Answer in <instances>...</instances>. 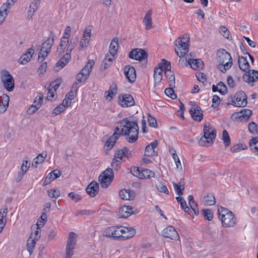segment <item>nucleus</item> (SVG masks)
<instances>
[{
  "mask_svg": "<svg viewBox=\"0 0 258 258\" xmlns=\"http://www.w3.org/2000/svg\"><path fill=\"white\" fill-rule=\"evenodd\" d=\"M124 123L122 126L124 136L130 143H134L138 139L139 126L136 116H130L122 120Z\"/></svg>",
  "mask_w": 258,
  "mask_h": 258,
  "instance_id": "obj_1",
  "label": "nucleus"
},
{
  "mask_svg": "<svg viewBox=\"0 0 258 258\" xmlns=\"http://www.w3.org/2000/svg\"><path fill=\"white\" fill-rule=\"evenodd\" d=\"M218 61L219 66L218 69L223 73H226L232 66V59L230 54L223 50V52L218 56Z\"/></svg>",
  "mask_w": 258,
  "mask_h": 258,
  "instance_id": "obj_2",
  "label": "nucleus"
},
{
  "mask_svg": "<svg viewBox=\"0 0 258 258\" xmlns=\"http://www.w3.org/2000/svg\"><path fill=\"white\" fill-rule=\"evenodd\" d=\"M1 80L4 87L9 92L13 91L15 88V81L13 76L6 70L1 72Z\"/></svg>",
  "mask_w": 258,
  "mask_h": 258,
  "instance_id": "obj_3",
  "label": "nucleus"
},
{
  "mask_svg": "<svg viewBox=\"0 0 258 258\" xmlns=\"http://www.w3.org/2000/svg\"><path fill=\"white\" fill-rule=\"evenodd\" d=\"M99 177L101 186L103 188H107L111 183L114 177V173L111 168H107Z\"/></svg>",
  "mask_w": 258,
  "mask_h": 258,
  "instance_id": "obj_4",
  "label": "nucleus"
},
{
  "mask_svg": "<svg viewBox=\"0 0 258 258\" xmlns=\"http://www.w3.org/2000/svg\"><path fill=\"white\" fill-rule=\"evenodd\" d=\"M175 45L177 47L175 48V51L179 57L184 56L188 51L189 44L182 41L180 37L175 41Z\"/></svg>",
  "mask_w": 258,
  "mask_h": 258,
  "instance_id": "obj_5",
  "label": "nucleus"
},
{
  "mask_svg": "<svg viewBox=\"0 0 258 258\" xmlns=\"http://www.w3.org/2000/svg\"><path fill=\"white\" fill-rule=\"evenodd\" d=\"M119 226H113L108 227L104 229L102 232V236L109 238H112L114 239H120L121 235H120Z\"/></svg>",
  "mask_w": 258,
  "mask_h": 258,
  "instance_id": "obj_6",
  "label": "nucleus"
},
{
  "mask_svg": "<svg viewBox=\"0 0 258 258\" xmlns=\"http://www.w3.org/2000/svg\"><path fill=\"white\" fill-rule=\"evenodd\" d=\"M204 137L205 139H209L212 143L216 137V131L210 123L208 122H206L204 125L203 128Z\"/></svg>",
  "mask_w": 258,
  "mask_h": 258,
  "instance_id": "obj_7",
  "label": "nucleus"
},
{
  "mask_svg": "<svg viewBox=\"0 0 258 258\" xmlns=\"http://www.w3.org/2000/svg\"><path fill=\"white\" fill-rule=\"evenodd\" d=\"M75 233L71 232L69 233L66 246V258H71L73 254V250L76 245Z\"/></svg>",
  "mask_w": 258,
  "mask_h": 258,
  "instance_id": "obj_8",
  "label": "nucleus"
},
{
  "mask_svg": "<svg viewBox=\"0 0 258 258\" xmlns=\"http://www.w3.org/2000/svg\"><path fill=\"white\" fill-rule=\"evenodd\" d=\"M129 58L138 60L145 59L148 57L147 52L142 49H133L128 54Z\"/></svg>",
  "mask_w": 258,
  "mask_h": 258,
  "instance_id": "obj_9",
  "label": "nucleus"
},
{
  "mask_svg": "<svg viewBox=\"0 0 258 258\" xmlns=\"http://www.w3.org/2000/svg\"><path fill=\"white\" fill-rule=\"evenodd\" d=\"M118 103L123 107H127L133 106L135 102L131 95L122 94L118 97Z\"/></svg>",
  "mask_w": 258,
  "mask_h": 258,
  "instance_id": "obj_10",
  "label": "nucleus"
},
{
  "mask_svg": "<svg viewBox=\"0 0 258 258\" xmlns=\"http://www.w3.org/2000/svg\"><path fill=\"white\" fill-rule=\"evenodd\" d=\"M222 226L225 227H233L236 224V218L232 212L220 219Z\"/></svg>",
  "mask_w": 258,
  "mask_h": 258,
  "instance_id": "obj_11",
  "label": "nucleus"
},
{
  "mask_svg": "<svg viewBox=\"0 0 258 258\" xmlns=\"http://www.w3.org/2000/svg\"><path fill=\"white\" fill-rule=\"evenodd\" d=\"M162 235L166 238H170L174 240H177L179 238L178 233L172 226H169L164 229L162 232Z\"/></svg>",
  "mask_w": 258,
  "mask_h": 258,
  "instance_id": "obj_12",
  "label": "nucleus"
},
{
  "mask_svg": "<svg viewBox=\"0 0 258 258\" xmlns=\"http://www.w3.org/2000/svg\"><path fill=\"white\" fill-rule=\"evenodd\" d=\"M119 228L120 230V235H121L120 239L131 238L133 237L136 233L135 229L133 228L119 226Z\"/></svg>",
  "mask_w": 258,
  "mask_h": 258,
  "instance_id": "obj_13",
  "label": "nucleus"
},
{
  "mask_svg": "<svg viewBox=\"0 0 258 258\" xmlns=\"http://www.w3.org/2000/svg\"><path fill=\"white\" fill-rule=\"evenodd\" d=\"M124 73L125 77L130 83H134L136 79L135 69L130 65L126 66L124 68Z\"/></svg>",
  "mask_w": 258,
  "mask_h": 258,
  "instance_id": "obj_14",
  "label": "nucleus"
},
{
  "mask_svg": "<svg viewBox=\"0 0 258 258\" xmlns=\"http://www.w3.org/2000/svg\"><path fill=\"white\" fill-rule=\"evenodd\" d=\"M189 112L192 118L195 120L201 121L203 119V111L199 105H197L195 107L191 108Z\"/></svg>",
  "mask_w": 258,
  "mask_h": 258,
  "instance_id": "obj_15",
  "label": "nucleus"
},
{
  "mask_svg": "<svg viewBox=\"0 0 258 258\" xmlns=\"http://www.w3.org/2000/svg\"><path fill=\"white\" fill-rule=\"evenodd\" d=\"M243 79L247 83L254 82L258 80V71L255 70H248L243 76Z\"/></svg>",
  "mask_w": 258,
  "mask_h": 258,
  "instance_id": "obj_16",
  "label": "nucleus"
},
{
  "mask_svg": "<svg viewBox=\"0 0 258 258\" xmlns=\"http://www.w3.org/2000/svg\"><path fill=\"white\" fill-rule=\"evenodd\" d=\"M237 102V107H245L247 104V96L242 91H240L236 93L234 96Z\"/></svg>",
  "mask_w": 258,
  "mask_h": 258,
  "instance_id": "obj_17",
  "label": "nucleus"
},
{
  "mask_svg": "<svg viewBox=\"0 0 258 258\" xmlns=\"http://www.w3.org/2000/svg\"><path fill=\"white\" fill-rule=\"evenodd\" d=\"M132 157L131 151L126 147L117 150L115 154V158H119L120 159H122L123 157L128 159Z\"/></svg>",
  "mask_w": 258,
  "mask_h": 258,
  "instance_id": "obj_18",
  "label": "nucleus"
},
{
  "mask_svg": "<svg viewBox=\"0 0 258 258\" xmlns=\"http://www.w3.org/2000/svg\"><path fill=\"white\" fill-rule=\"evenodd\" d=\"M99 184L95 181H92L87 186L86 192L91 197H95L98 192Z\"/></svg>",
  "mask_w": 258,
  "mask_h": 258,
  "instance_id": "obj_19",
  "label": "nucleus"
},
{
  "mask_svg": "<svg viewBox=\"0 0 258 258\" xmlns=\"http://www.w3.org/2000/svg\"><path fill=\"white\" fill-rule=\"evenodd\" d=\"M54 42V38L52 37L51 39L50 38H48L45 42L42 44L40 51L42 52H44L45 56H47L50 51L51 48Z\"/></svg>",
  "mask_w": 258,
  "mask_h": 258,
  "instance_id": "obj_20",
  "label": "nucleus"
},
{
  "mask_svg": "<svg viewBox=\"0 0 258 258\" xmlns=\"http://www.w3.org/2000/svg\"><path fill=\"white\" fill-rule=\"evenodd\" d=\"M94 64V60L93 59H89L85 66L81 70L80 73L84 76V81L88 78Z\"/></svg>",
  "mask_w": 258,
  "mask_h": 258,
  "instance_id": "obj_21",
  "label": "nucleus"
},
{
  "mask_svg": "<svg viewBox=\"0 0 258 258\" xmlns=\"http://www.w3.org/2000/svg\"><path fill=\"white\" fill-rule=\"evenodd\" d=\"M133 208L130 206H123L121 207L118 211V215L120 218H125L130 216L133 213Z\"/></svg>",
  "mask_w": 258,
  "mask_h": 258,
  "instance_id": "obj_22",
  "label": "nucleus"
},
{
  "mask_svg": "<svg viewBox=\"0 0 258 258\" xmlns=\"http://www.w3.org/2000/svg\"><path fill=\"white\" fill-rule=\"evenodd\" d=\"M120 198L124 200H130L134 198V192L130 190L121 189L119 192Z\"/></svg>",
  "mask_w": 258,
  "mask_h": 258,
  "instance_id": "obj_23",
  "label": "nucleus"
},
{
  "mask_svg": "<svg viewBox=\"0 0 258 258\" xmlns=\"http://www.w3.org/2000/svg\"><path fill=\"white\" fill-rule=\"evenodd\" d=\"M173 185L176 193L178 195L181 196L183 195V191L185 188L184 178H181L178 183L173 182Z\"/></svg>",
  "mask_w": 258,
  "mask_h": 258,
  "instance_id": "obj_24",
  "label": "nucleus"
},
{
  "mask_svg": "<svg viewBox=\"0 0 258 258\" xmlns=\"http://www.w3.org/2000/svg\"><path fill=\"white\" fill-rule=\"evenodd\" d=\"M71 58V55L69 52H67L63 55L59 61L56 63L55 67H60L59 69H61L68 63Z\"/></svg>",
  "mask_w": 258,
  "mask_h": 258,
  "instance_id": "obj_25",
  "label": "nucleus"
},
{
  "mask_svg": "<svg viewBox=\"0 0 258 258\" xmlns=\"http://www.w3.org/2000/svg\"><path fill=\"white\" fill-rule=\"evenodd\" d=\"M0 98L3 106L0 107V112L1 113H4L6 112L8 107L9 106L10 97L7 94H3Z\"/></svg>",
  "mask_w": 258,
  "mask_h": 258,
  "instance_id": "obj_26",
  "label": "nucleus"
},
{
  "mask_svg": "<svg viewBox=\"0 0 258 258\" xmlns=\"http://www.w3.org/2000/svg\"><path fill=\"white\" fill-rule=\"evenodd\" d=\"M118 46V39L117 37H114L111 41L110 46L109 52L111 55L114 56L117 53Z\"/></svg>",
  "mask_w": 258,
  "mask_h": 258,
  "instance_id": "obj_27",
  "label": "nucleus"
},
{
  "mask_svg": "<svg viewBox=\"0 0 258 258\" xmlns=\"http://www.w3.org/2000/svg\"><path fill=\"white\" fill-rule=\"evenodd\" d=\"M152 13L151 10H149L145 15L143 23L145 25V28L146 30H149L152 27Z\"/></svg>",
  "mask_w": 258,
  "mask_h": 258,
  "instance_id": "obj_28",
  "label": "nucleus"
},
{
  "mask_svg": "<svg viewBox=\"0 0 258 258\" xmlns=\"http://www.w3.org/2000/svg\"><path fill=\"white\" fill-rule=\"evenodd\" d=\"M46 156L47 154L45 152L39 154L38 156L34 159L32 167L34 168H37V165L42 163Z\"/></svg>",
  "mask_w": 258,
  "mask_h": 258,
  "instance_id": "obj_29",
  "label": "nucleus"
},
{
  "mask_svg": "<svg viewBox=\"0 0 258 258\" xmlns=\"http://www.w3.org/2000/svg\"><path fill=\"white\" fill-rule=\"evenodd\" d=\"M188 64L194 70L202 69L204 67L203 62L200 59H189Z\"/></svg>",
  "mask_w": 258,
  "mask_h": 258,
  "instance_id": "obj_30",
  "label": "nucleus"
},
{
  "mask_svg": "<svg viewBox=\"0 0 258 258\" xmlns=\"http://www.w3.org/2000/svg\"><path fill=\"white\" fill-rule=\"evenodd\" d=\"M238 63L239 69L245 72L249 68V64L246 58L243 56H239Z\"/></svg>",
  "mask_w": 258,
  "mask_h": 258,
  "instance_id": "obj_31",
  "label": "nucleus"
},
{
  "mask_svg": "<svg viewBox=\"0 0 258 258\" xmlns=\"http://www.w3.org/2000/svg\"><path fill=\"white\" fill-rule=\"evenodd\" d=\"M33 233L31 232L30 236L27 240V249L29 251L30 254H31L32 253L35 247V244L37 241V240H35L34 239H31L33 238Z\"/></svg>",
  "mask_w": 258,
  "mask_h": 258,
  "instance_id": "obj_32",
  "label": "nucleus"
},
{
  "mask_svg": "<svg viewBox=\"0 0 258 258\" xmlns=\"http://www.w3.org/2000/svg\"><path fill=\"white\" fill-rule=\"evenodd\" d=\"M44 225V223L42 224H36L35 226H32L31 227L32 232L34 234V236H33V238L35 240H38L40 237V231L39 230V229Z\"/></svg>",
  "mask_w": 258,
  "mask_h": 258,
  "instance_id": "obj_33",
  "label": "nucleus"
},
{
  "mask_svg": "<svg viewBox=\"0 0 258 258\" xmlns=\"http://www.w3.org/2000/svg\"><path fill=\"white\" fill-rule=\"evenodd\" d=\"M249 144L252 152L258 155V137H252L249 140Z\"/></svg>",
  "mask_w": 258,
  "mask_h": 258,
  "instance_id": "obj_34",
  "label": "nucleus"
},
{
  "mask_svg": "<svg viewBox=\"0 0 258 258\" xmlns=\"http://www.w3.org/2000/svg\"><path fill=\"white\" fill-rule=\"evenodd\" d=\"M155 173L151 170L148 169H143L142 172L140 174L139 173V178H150L154 177Z\"/></svg>",
  "mask_w": 258,
  "mask_h": 258,
  "instance_id": "obj_35",
  "label": "nucleus"
},
{
  "mask_svg": "<svg viewBox=\"0 0 258 258\" xmlns=\"http://www.w3.org/2000/svg\"><path fill=\"white\" fill-rule=\"evenodd\" d=\"M165 76L169 81V86L170 87L175 86V76L174 73L171 70L169 71H165Z\"/></svg>",
  "mask_w": 258,
  "mask_h": 258,
  "instance_id": "obj_36",
  "label": "nucleus"
},
{
  "mask_svg": "<svg viewBox=\"0 0 258 258\" xmlns=\"http://www.w3.org/2000/svg\"><path fill=\"white\" fill-rule=\"evenodd\" d=\"M117 140L116 137H110L104 145V149L106 150H109L112 149Z\"/></svg>",
  "mask_w": 258,
  "mask_h": 258,
  "instance_id": "obj_37",
  "label": "nucleus"
},
{
  "mask_svg": "<svg viewBox=\"0 0 258 258\" xmlns=\"http://www.w3.org/2000/svg\"><path fill=\"white\" fill-rule=\"evenodd\" d=\"M171 63L169 61H167L165 59H162L161 62L158 64V68L162 71H169L171 70Z\"/></svg>",
  "mask_w": 258,
  "mask_h": 258,
  "instance_id": "obj_38",
  "label": "nucleus"
},
{
  "mask_svg": "<svg viewBox=\"0 0 258 258\" xmlns=\"http://www.w3.org/2000/svg\"><path fill=\"white\" fill-rule=\"evenodd\" d=\"M154 79L155 84L159 83L162 79V71L158 68L154 69Z\"/></svg>",
  "mask_w": 258,
  "mask_h": 258,
  "instance_id": "obj_39",
  "label": "nucleus"
},
{
  "mask_svg": "<svg viewBox=\"0 0 258 258\" xmlns=\"http://www.w3.org/2000/svg\"><path fill=\"white\" fill-rule=\"evenodd\" d=\"M78 37H76L74 38H72L70 40L69 44L66 49L67 52H69V54H71L72 50H73L77 46V44L78 42Z\"/></svg>",
  "mask_w": 258,
  "mask_h": 258,
  "instance_id": "obj_40",
  "label": "nucleus"
},
{
  "mask_svg": "<svg viewBox=\"0 0 258 258\" xmlns=\"http://www.w3.org/2000/svg\"><path fill=\"white\" fill-rule=\"evenodd\" d=\"M8 10L7 5L3 4L1 7L0 9V23H2L6 19L9 13Z\"/></svg>",
  "mask_w": 258,
  "mask_h": 258,
  "instance_id": "obj_41",
  "label": "nucleus"
},
{
  "mask_svg": "<svg viewBox=\"0 0 258 258\" xmlns=\"http://www.w3.org/2000/svg\"><path fill=\"white\" fill-rule=\"evenodd\" d=\"M205 204L209 206L214 205L215 204V197L211 194H207L204 197Z\"/></svg>",
  "mask_w": 258,
  "mask_h": 258,
  "instance_id": "obj_42",
  "label": "nucleus"
},
{
  "mask_svg": "<svg viewBox=\"0 0 258 258\" xmlns=\"http://www.w3.org/2000/svg\"><path fill=\"white\" fill-rule=\"evenodd\" d=\"M8 208L7 206L3 207L0 211V224H6V216L7 215Z\"/></svg>",
  "mask_w": 258,
  "mask_h": 258,
  "instance_id": "obj_43",
  "label": "nucleus"
},
{
  "mask_svg": "<svg viewBox=\"0 0 258 258\" xmlns=\"http://www.w3.org/2000/svg\"><path fill=\"white\" fill-rule=\"evenodd\" d=\"M237 114H239V117H243L245 119L247 120L252 114V111L248 109H244L237 112Z\"/></svg>",
  "mask_w": 258,
  "mask_h": 258,
  "instance_id": "obj_44",
  "label": "nucleus"
},
{
  "mask_svg": "<svg viewBox=\"0 0 258 258\" xmlns=\"http://www.w3.org/2000/svg\"><path fill=\"white\" fill-rule=\"evenodd\" d=\"M203 216L206 220L211 221L213 217V214L212 211L210 209H203L202 210Z\"/></svg>",
  "mask_w": 258,
  "mask_h": 258,
  "instance_id": "obj_45",
  "label": "nucleus"
},
{
  "mask_svg": "<svg viewBox=\"0 0 258 258\" xmlns=\"http://www.w3.org/2000/svg\"><path fill=\"white\" fill-rule=\"evenodd\" d=\"M222 140L226 147H228L230 145V139L228 133L225 130L222 132Z\"/></svg>",
  "mask_w": 258,
  "mask_h": 258,
  "instance_id": "obj_46",
  "label": "nucleus"
},
{
  "mask_svg": "<svg viewBox=\"0 0 258 258\" xmlns=\"http://www.w3.org/2000/svg\"><path fill=\"white\" fill-rule=\"evenodd\" d=\"M117 88L115 84H113L110 86L109 90L108 91L107 96L112 98L117 93Z\"/></svg>",
  "mask_w": 258,
  "mask_h": 258,
  "instance_id": "obj_47",
  "label": "nucleus"
},
{
  "mask_svg": "<svg viewBox=\"0 0 258 258\" xmlns=\"http://www.w3.org/2000/svg\"><path fill=\"white\" fill-rule=\"evenodd\" d=\"M248 128L249 132L253 135H255L257 132L258 126L253 121L249 123Z\"/></svg>",
  "mask_w": 258,
  "mask_h": 258,
  "instance_id": "obj_48",
  "label": "nucleus"
},
{
  "mask_svg": "<svg viewBox=\"0 0 258 258\" xmlns=\"http://www.w3.org/2000/svg\"><path fill=\"white\" fill-rule=\"evenodd\" d=\"M218 92L222 95H225L227 93V88L226 85L222 82H220L217 84Z\"/></svg>",
  "mask_w": 258,
  "mask_h": 258,
  "instance_id": "obj_49",
  "label": "nucleus"
},
{
  "mask_svg": "<svg viewBox=\"0 0 258 258\" xmlns=\"http://www.w3.org/2000/svg\"><path fill=\"white\" fill-rule=\"evenodd\" d=\"M89 42V38H82L79 43V51H81L84 47H87Z\"/></svg>",
  "mask_w": 258,
  "mask_h": 258,
  "instance_id": "obj_50",
  "label": "nucleus"
},
{
  "mask_svg": "<svg viewBox=\"0 0 258 258\" xmlns=\"http://www.w3.org/2000/svg\"><path fill=\"white\" fill-rule=\"evenodd\" d=\"M221 210L220 211V209H218V213L219 215V219H221L222 217H224V216H226V215H228L229 213H231L232 212L229 211L228 209L221 207Z\"/></svg>",
  "mask_w": 258,
  "mask_h": 258,
  "instance_id": "obj_51",
  "label": "nucleus"
},
{
  "mask_svg": "<svg viewBox=\"0 0 258 258\" xmlns=\"http://www.w3.org/2000/svg\"><path fill=\"white\" fill-rule=\"evenodd\" d=\"M68 196L73 201L76 203L82 199V197L80 195L74 192H70Z\"/></svg>",
  "mask_w": 258,
  "mask_h": 258,
  "instance_id": "obj_52",
  "label": "nucleus"
},
{
  "mask_svg": "<svg viewBox=\"0 0 258 258\" xmlns=\"http://www.w3.org/2000/svg\"><path fill=\"white\" fill-rule=\"evenodd\" d=\"M48 195L50 198H56L60 195V191L57 189L52 188L48 190Z\"/></svg>",
  "mask_w": 258,
  "mask_h": 258,
  "instance_id": "obj_53",
  "label": "nucleus"
},
{
  "mask_svg": "<svg viewBox=\"0 0 258 258\" xmlns=\"http://www.w3.org/2000/svg\"><path fill=\"white\" fill-rule=\"evenodd\" d=\"M165 94L170 98L174 99L176 98V95L174 93V91L171 88H168L165 90Z\"/></svg>",
  "mask_w": 258,
  "mask_h": 258,
  "instance_id": "obj_54",
  "label": "nucleus"
},
{
  "mask_svg": "<svg viewBox=\"0 0 258 258\" xmlns=\"http://www.w3.org/2000/svg\"><path fill=\"white\" fill-rule=\"evenodd\" d=\"M121 136H124L123 127L120 130L119 127L116 126L114 130L113 134L111 136L116 137V138L118 139V138Z\"/></svg>",
  "mask_w": 258,
  "mask_h": 258,
  "instance_id": "obj_55",
  "label": "nucleus"
},
{
  "mask_svg": "<svg viewBox=\"0 0 258 258\" xmlns=\"http://www.w3.org/2000/svg\"><path fill=\"white\" fill-rule=\"evenodd\" d=\"M48 176H49V177L52 181L59 177L60 176V171L58 170H54L53 171L49 173Z\"/></svg>",
  "mask_w": 258,
  "mask_h": 258,
  "instance_id": "obj_56",
  "label": "nucleus"
},
{
  "mask_svg": "<svg viewBox=\"0 0 258 258\" xmlns=\"http://www.w3.org/2000/svg\"><path fill=\"white\" fill-rule=\"evenodd\" d=\"M219 31L225 38H229L230 32L225 26H221L219 28Z\"/></svg>",
  "mask_w": 258,
  "mask_h": 258,
  "instance_id": "obj_57",
  "label": "nucleus"
},
{
  "mask_svg": "<svg viewBox=\"0 0 258 258\" xmlns=\"http://www.w3.org/2000/svg\"><path fill=\"white\" fill-rule=\"evenodd\" d=\"M28 163V158L26 157L23 160V163L21 166L20 170L26 173L29 168V165L27 166Z\"/></svg>",
  "mask_w": 258,
  "mask_h": 258,
  "instance_id": "obj_58",
  "label": "nucleus"
},
{
  "mask_svg": "<svg viewBox=\"0 0 258 258\" xmlns=\"http://www.w3.org/2000/svg\"><path fill=\"white\" fill-rule=\"evenodd\" d=\"M40 105L39 104H35V105H32L27 110V113L29 114H32L35 113L39 108Z\"/></svg>",
  "mask_w": 258,
  "mask_h": 258,
  "instance_id": "obj_59",
  "label": "nucleus"
},
{
  "mask_svg": "<svg viewBox=\"0 0 258 258\" xmlns=\"http://www.w3.org/2000/svg\"><path fill=\"white\" fill-rule=\"evenodd\" d=\"M157 188L158 190L161 192H164L166 194H168L169 191L167 188V187L162 184V183H159L158 184L156 185Z\"/></svg>",
  "mask_w": 258,
  "mask_h": 258,
  "instance_id": "obj_60",
  "label": "nucleus"
},
{
  "mask_svg": "<svg viewBox=\"0 0 258 258\" xmlns=\"http://www.w3.org/2000/svg\"><path fill=\"white\" fill-rule=\"evenodd\" d=\"M41 0H34V2L30 5L29 9L35 12L40 5Z\"/></svg>",
  "mask_w": 258,
  "mask_h": 258,
  "instance_id": "obj_61",
  "label": "nucleus"
},
{
  "mask_svg": "<svg viewBox=\"0 0 258 258\" xmlns=\"http://www.w3.org/2000/svg\"><path fill=\"white\" fill-rule=\"evenodd\" d=\"M65 107L63 105L59 104L55 108L53 111V114H54L55 115H58L65 110Z\"/></svg>",
  "mask_w": 258,
  "mask_h": 258,
  "instance_id": "obj_62",
  "label": "nucleus"
},
{
  "mask_svg": "<svg viewBox=\"0 0 258 258\" xmlns=\"http://www.w3.org/2000/svg\"><path fill=\"white\" fill-rule=\"evenodd\" d=\"M212 102L213 104L212 106L214 108L217 107L220 103V97L216 95H214L212 98Z\"/></svg>",
  "mask_w": 258,
  "mask_h": 258,
  "instance_id": "obj_63",
  "label": "nucleus"
},
{
  "mask_svg": "<svg viewBox=\"0 0 258 258\" xmlns=\"http://www.w3.org/2000/svg\"><path fill=\"white\" fill-rule=\"evenodd\" d=\"M145 155L147 156H153L155 155V150L149 146H147L145 148Z\"/></svg>",
  "mask_w": 258,
  "mask_h": 258,
  "instance_id": "obj_64",
  "label": "nucleus"
}]
</instances>
